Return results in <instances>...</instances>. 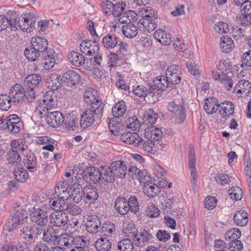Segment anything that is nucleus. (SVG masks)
<instances>
[{"label":"nucleus","instance_id":"49","mask_svg":"<svg viewBox=\"0 0 251 251\" xmlns=\"http://www.w3.org/2000/svg\"><path fill=\"white\" fill-rule=\"evenodd\" d=\"M137 19V14L133 10L126 11L118 19L120 23H131Z\"/></svg>","mask_w":251,"mask_h":251},{"label":"nucleus","instance_id":"18","mask_svg":"<svg viewBox=\"0 0 251 251\" xmlns=\"http://www.w3.org/2000/svg\"><path fill=\"white\" fill-rule=\"evenodd\" d=\"M162 135L161 129L154 126L148 127L145 133V137L147 139L159 143H163L161 140Z\"/></svg>","mask_w":251,"mask_h":251},{"label":"nucleus","instance_id":"4","mask_svg":"<svg viewBox=\"0 0 251 251\" xmlns=\"http://www.w3.org/2000/svg\"><path fill=\"white\" fill-rule=\"evenodd\" d=\"M35 17L34 12L25 13L18 21V27L24 32H31L35 28Z\"/></svg>","mask_w":251,"mask_h":251},{"label":"nucleus","instance_id":"56","mask_svg":"<svg viewBox=\"0 0 251 251\" xmlns=\"http://www.w3.org/2000/svg\"><path fill=\"white\" fill-rule=\"evenodd\" d=\"M241 232L237 228L229 229L225 234V238L226 240L231 242L239 241L238 239L241 237Z\"/></svg>","mask_w":251,"mask_h":251},{"label":"nucleus","instance_id":"59","mask_svg":"<svg viewBox=\"0 0 251 251\" xmlns=\"http://www.w3.org/2000/svg\"><path fill=\"white\" fill-rule=\"evenodd\" d=\"M126 8V4L125 3L117 2L113 4L112 14L115 17H120V16L123 13V11Z\"/></svg>","mask_w":251,"mask_h":251},{"label":"nucleus","instance_id":"46","mask_svg":"<svg viewBox=\"0 0 251 251\" xmlns=\"http://www.w3.org/2000/svg\"><path fill=\"white\" fill-rule=\"evenodd\" d=\"M108 126L110 132L113 135H118L123 130L124 125L114 118L109 120Z\"/></svg>","mask_w":251,"mask_h":251},{"label":"nucleus","instance_id":"3","mask_svg":"<svg viewBox=\"0 0 251 251\" xmlns=\"http://www.w3.org/2000/svg\"><path fill=\"white\" fill-rule=\"evenodd\" d=\"M124 231L128 238L120 241L118 243V249L120 251H133L134 245L131 240H135L137 237V230L133 224H130Z\"/></svg>","mask_w":251,"mask_h":251},{"label":"nucleus","instance_id":"24","mask_svg":"<svg viewBox=\"0 0 251 251\" xmlns=\"http://www.w3.org/2000/svg\"><path fill=\"white\" fill-rule=\"evenodd\" d=\"M42 233L38 232L37 227L36 226L35 228L25 226L22 229L21 235L25 240L30 241L37 238L38 235H41Z\"/></svg>","mask_w":251,"mask_h":251},{"label":"nucleus","instance_id":"62","mask_svg":"<svg viewBox=\"0 0 251 251\" xmlns=\"http://www.w3.org/2000/svg\"><path fill=\"white\" fill-rule=\"evenodd\" d=\"M24 53L26 58L30 61H35L40 55V52L35 50L31 46L29 49H26Z\"/></svg>","mask_w":251,"mask_h":251},{"label":"nucleus","instance_id":"11","mask_svg":"<svg viewBox=\"0 0 251 251\" xmlns=\"http://www.w3.org/2000/svg\"><path fill=\"white\" fill-rule=\"evenodd\" d=\"M84 102L91 107H101L99 104V96L97 91L93 88L86 89L83 95Z\"/></svg>","mask_w":251,"mask_h":251},{"label":"nucleus","instance_id":"52","mask_svg":"<svg viewBox=\"0 0 251 251\" xmlns=\"http://www.w3.org/2000/svg\"><path fill=\"white\" fill-rule=\"evenodd\" d=\"M157 117V114L152 109H149L145 111L142 119L145 124L152 125L156 122Z\"/></svg>","mask_w":251,"mask_h":251},{"label":"nucleus","instance_id":"5","mask_svg":"<svg viewBox=\"0 0 251 251\" xmlns=\"http://www.w3.org/2000/svg\"><path fill=\"white\" fill-rule=\"evenodd\" d=\"M189 168L191 173L190 182L192 184L194 191L196 192L197 186L198 173L196 168V156L194 151L191 149L188 154Z\"/></svg>","mask_w":251,"mask_h":251},{"label":"nucleus","instance_id":"32","mask_svg":"<svg viewBox=\"0 0 251 251\" xmlns=\"http://www.w3.org/2000/svg\"><path fill=\"white\" fill-rule=\"evenodd\" d=\"M64 124L67 129L69 131L78 130L80 129L79 119L74 115L67 116Z\"/></svg>","mask_w":251,"mask_h":251},{"label":"nucleus","instance_id":"13","mask_svg":"<svg viewBox=\"0 0 251 251\" xmlns=\"http://www.w3.org/2000/svg\"><path fill=\"white\" fill-rule=\"evenodd\" d=\"M169 110L175 115V122L181 123L185 119V112L182 105H177L174 102H171L168 105Z\"/></svg>","mask_w":251,"mask_h":251},{"label":"nucleus","instance_id":"43","mask_svg":"<svg viewBox=\"0 0 251 251\" xmlns=\"http://www.w3.org/2000/svg\"><path fill=\"white\" fill-rule=\"evenodd\" d=\"M220 48L224 52H229L234 47L233 41L229 36H222L221 38Z\"/></svg>","mask_w":251,"mask_h":251},{"label":"nucleus","instance_id":"12","mask_svg":"<svg viewBox=\"0 0 251 251\" xmlns=\"http://www.w3.org/2000/svg\"><path fill=\"white\" fill-rule=\"evenodd\" d=\"M164 148V144L163 143L155 142L148 139L144 142L142 145V149L146 152L152 155L156 154Z\"/></svg>","mask_w":251,"mask_h":251},{"label":"nucleus","instance_id":"41","mask_svg":"<svg viewBox=\"0 0 251 251\" xmlns=\"http://www.w3.org/2000/svg\"><path fill=\"white\" fill-rule=\"evenodd\" d=\"M95 247L98 251H108L111 248V243L106 237H101L97 239Z\"/></svg>","mask_w":251,"mask_h":251},{"label":"nucleus","instance_id":"36","mask_svg":"<svg viewBox=\"0 0 251 251\" xmlns=\"http://www.w3.org/2000/svg\"><path fill=\"white\" fill-rule=\"evenodd\" d=\"M58 244L61 247L64 249L66 248H70L72 247L74 243V238L73 236L69 234H64L60 235L59 234V238L58 239Z\"/></svg>","mask_w":251,"mask_h":251},{"label":"nucleus","instance_id":"34","mask_svg":"<svg viewBox=\"0 0 251 251\" xmlns=\"http://www.w3.org/2000/svg\"><path fill=\"white\" fill-rule=\"evenodd\" d=\"M220 105L216 98H208L205 100L204 109L207 113L211 114L217 111Z\"/></svg>","mask_w":251,"mask_h":251},{"label":"nucleus","instance_id":"23","mask_svg":"<svg viewBox=\"0 0 251 251\" xmlns=\"http://www.w3.org/2000/svg\"><path fill=\"white\" fill-rule=\"evenodd\" d=\"M120 140L129 145L134 146L138 145L143 140L142 138L136 133H131L127 132L121 135L120 138Z\"/></svg>","mask_w":251,"mask_h":251},{"label":"nucleus","instance_id":"6","mask_svg":"<svg viewBox=\"0 0 251 251\" xmlns=\"http://www.w3.org/2000/svg\"><path fill=\"white\" fill-rule=\"evenodd\" d=\"M8 95L14 104L20 103L25 100V90L20 84L14 85L10 89Z\"/></svg>","mask_w":251,"mask_h":251},{"label":"nucleus","instance_id":"39","mask_svg":"<svg viewBox=\"0 0 251 251\" xmlns=\"http://www.w3.org/2000/svg\"><path fill=\"white\" fill-rule=\"evenodd\" d=\"M233 220L236 225L245 226L248 223L247 213L243 210L237 211L234 214Z\"/></svg>","mask_w":251,"mask_h":251},{"label":"nucleus","instance_id":"44","mask_svg":"<svg viewBox=\"0 0 251 251\" xmlns=\"http://www.w3.org/2000/svg\"><path fill=\"white\" fill-rule=\"evenodd\" d=\"M6 19L8 21V25L11 30L15 31L18 29V15L15 11H9L6 14Z\"/></svg>","mask_w":251,"mask_h":251},{"label":"nucleus","instance_id":"26","mask_svg":"<svg viewBox=\"0 0 251 251\" xmlns=\"http://www.w3.org/2000/svg\"><path fill=\"white\" fill-rule=\"evenodd\" d=\"M57 56V54L54 50L49 49L42 63V66L44 69L48 70L53 68L55 64Z\"/></svg>","mask_w":251,"mask_h":251},{"label":"nucleus","instance_id":"21","mask_svg":"<svg viewBox=\"0 0 251 251\" xmlns=\"http://www.w3.org/2000/svg\"><path fill=\"white\" fill-rule=\"evenodd\" d=\"M153 85L150 88V91L151 93H153V91L155 89L161 91L165 90L171 85L167 78L163 75L157 76L153 80Z\"/></svg>","mask_w":251,"mask_h":251},{"label":"nucleus","instance_id":"53","mask_svg":"<svg viewBox=\"0 0 251 251\" xmlns=\"http://www.w3.org/2000/svg\"><path fill=\"white\" fill-rule=\"evenodd\" d=\"M103 46L106 49H113L118 44L117 39L116 36L114 35L107 34L102 40Z\"/></svg>","mask_w":251,"mask_h":251},{"label":"nucleus","instance_id":"50","mask_svg":"<svg viewBox=\"0 0 251 251\" xmlns=\"http://www.w3.org/2000/svg\"><path fill=\"white\" fill-rule=\"evenodd\" d=\"M146 216L151 218H157L160 215V210L154 203H148L145 211Z\"/></svg>","mask_w":251,"mask_h":251},{"label":"nucleus","instance_id":"64","mask_svg":"<svg viewBox=\"0 0 251 251\" xmlns=\"http://www.w3.org/2000/svg\"><path fill=\"white\" fill-rule=\"evenodd\" d=\"M7 160L10 164L18 163L21 161L20 154L16 150H11L7 152Z\"/></svg>","mask_w":251,"mask_h":251},{"label":"nucleus","instance_id":"31","mask_svg":"<svg viewBox=\"0 0 251 251\" xmlns=\"http://www.w3.org/2000/svg\"><path fill=\"white\" fill-rule=\"evenodd\" d=\"M115 207L116 210L121 215H123L126 214L130 207L126 200L123 197H120L116 199L115 202Z\"/></svg>","mask_w":251,"mask_h":251},{"label":"nucleus","instance_id":"38","mask_svg":"<svg viewBox=\"0 0 251 251\" xmlns=\"http://www.w3.org/2000/svg\"><path fill=\"white\" fill-rule=\"evenodd\" d=\"M55 193L58 196V198L61 199L67 200L71 198L70 188H65L64 182L60 183L59 185L54 187Z\"/></svg>","mask_w":251,"mask_h":251},{"label":"nucleus","instance_id":"33","mask_svg":"<svg viewBox=\"0 0 251 251\" xmlns=\"http://www.w3.org/2000/svg\"><path fill=\"white\" fill-rule=\"evenodd\" d=\"M62 84V78L61 79L60 76L56 74L51 75L46 83L47 87L52 91L60 88Z\"/></svg>","mask_w":251,"mask_h":251},{"label":"nucleus","instance_id":"61","mask_svg":"<svg viewBox=\"0 0 251 251\" xmlns=\"http://www.w3.org/2000/svg\"><path fill=\"white\" fill-rule=\"evenodd\" d=\"M145 193L150 197H154L159 193V189L157 185H148L144 188Z\"/></svg>","mask_w":251,"mask_h":251},{"label":"nucleus","instance_id":"7","mask_svg":"<svg viewBox=\"0 0 251 251\" xmlns=\"http://www.w3.org/2000/svg\"><path fill=\"white\" fill-rule=\"evenodd\" d=\"M180 68L176 65H172L168 67L166 71V77L171 85H176L180 82L181 79Z\"/></svg>","mask_w":251,"mask_h":251},{"label":"nucleus","instance_id":"28","mask_svg":"<svg viewBox=\"0 0 251 251\" xmlns=\"http://www.w3.org/2000/svg\"><path fill=\"white\" fill-rule=\"evenodd\" d=\"M8 131L17 133L20 132L21 124L20 119L17 115L13 114L8 116Z\"/></svg>","mask_w":251,"mask_h":251},{"label":"nucleus","instance_id":"19","mask_svg":"<svg viewBox=\"0 0 251 251\" xmlns=\"http://www.w3.org/2000/svg\"><path fill=\"white\" fill-rule=\"evenodd\" d=\"M31 46L35 50L39 52H43L47 50L48 43L47 39L40 36H37L31 38L30 40Z\"/></svg>","mask_w":251,"mask_h":251},{"label":"nucleus","instance_id":"16","mask_svg":"<svg viewBox=\"0 0 251 251\" xmlns=\"http://www.w3.org/2000/svg\"><path fill=\"white\" fill-rule=\"evenodd\" d=\"M50 223L53 226H62L65 225L68 221V217L65 212L55 211L50 217Z\"/></svg>","mask_w":251,"mask_h":251},{"label":"nucleus","instance_id":"60","mask_svg":"<svg viewBox=\"0 0 251 251\" xmlns=\"http://www.w3.org/2000/svg\"><path fill=\"white\" fill-rule=\"evenodd\" d=\"M152 237V235L147 230H144L140 235V237L135 238V240L138 241V245L142 246L145 242H148Z\"/></svg>","mask_w":251,"mask_h":251},{"label":"nucleus","instance_id":"48","mask_svg":"<svg viewBox=\"0 0 251 251\" xmlns=\"http://www.w3.org/2000/svg\"><path fill=\"white\" fill-rule=\"evenodd\" d=\"M70 190L71 198L73 199V201L75 203L80 201L83 194L81 187L79 184L74 185L70 188Z\"/></svg>","mask_w":251,"mask_h":251},{"label":"nucleus","instance_id":"27","mask_svg":"<svg viewBox=\"0 0 251 251\" xmlns=\"http://www.w3.org/2000/svg\"><path fill=\"white\" fill-rule=\"evenodd\" d=\"M153 170L156 177L158 179H160V180H159L158 186L160 187H165L168 184V182L167 180L165 179L166 176L165 170L157 164H154L153 165Z\"/></svg>","mask_w":251,"mask_h":251},{"label":"nucleus","instance_id":"29","mask_svg":"<svg viewBox=\"0 0 251 251\" xmlns=\"http://www.w3.org/2000/svg\"><path fill=\"white\" fill-rule=\"evenodd\" d=\"M43 107L47 111L53 109L57 106V99L55 96L50 93V91L44 96L43 103Z\"/></svg>","mask_w":251,"mask_h":251},{"label":"nucleus","instance_id":"8","mask_svg":"<svg viewBox=\"0 0 251 251\" xmlns=\"http://www.w3.org/2000/svg\"><path fill=\"white\" fill-rule=\"evenodd\" d=\"M42 234H43V240L49 244L53 246L58 244L57 240L59 238V234L58 229H54L51 226H48L46 229L44 227Z\"/></svg>","mask_w":251,"mask_h":251},{"label":"nucleus","instance_id":"20","mask_svg":"<svg viewBox=\"0 0 251 251\" xmlns=\"http://www.w3.org/2000/svg\"><path fill=\"white\" fill-rule=\"evenodd\" d=\"M251 91V83L246 80H241L238 82L234 88V91L240 96H247Z\"/></svg>","mask_w":251,"mask_h":251},{"label":"nucleus","instance_id":"51","mask_svg":"<svg viewBox=\"0 0 251 251\" xmlns=\"http://www.w3.org/2000/svg\"><path fill=\"white\" fill-rule=\"evenodd\" d=\"M127 107L125 104V102L121 101L116 104L115 106L112 108V114L114 118L122 116L126 112Z\"/></svg>","mask_w":251,"mask_h":251},{"label":"nucleus","instance_id":"58","mask_svg":"<svg viewBox=\"0 0 251 251\" xmlns=\"http://www.w3.org/2000/svg\"><path fill=\"white\" fill-rule=\"evenodd\" d=\"M228 193L230 198L235 201L241 200L243 196L242 190L238 186H233L231 187L228 190Z\"/></svg>","mask_w":251,"mask_h":251},{"label":"nucleus","instance_id":"1","mask_svg":"<svg viewBox=\"0 0 251 251\" xmlns=\"http://www.w3.org/2000/svg\"><path fill=\"white\" fill-rule=\"evenodd\" d=\"M48 202H41L33 208L30 214V219L35 226L37 227L39 233H42L48 223Z\"/></svg>","mask_w":251,"mask_h":251},{"label":"nucleus","instance_id":"63","mask_svg":"<svg viewBox=\"0 0 251 251\" xmlns=\"http://www.w3.org/2000/svg\"><path fill=\"white\" fill-rule=\"evenodd\" d=\"M214 29L215 32L219 34H223L229 31V26L226 23L219 22L215 24Z\"/></svg>","mask_w":251,"mask_h":251},{"label":"nucleus","instance_id":"14","mask_svg":"<svg viewBox=\"0 0 251 251\" xmlns=\"http://www.w3.org/2000/svg\"><path fill=\"white\" fill-rule=\"evenodd\" d=\"M62 77L63 83L70 87L76 85L80 80L79 74L73 70L66 72L63 74Z\"/></svg>","mask_w":251,"mask_h":251},{"label":"nucleus","instance_id":"25","mask_svg":"<svg viewBox=\"0 0 251 251\" xmlns=\"http://www.w3.org/2000/svg\"><path fill=\"white\" fill-rule=\"evenodd\" d=\"M220 107L219 114L223 118L226 119L234 114L235 106L230 101H225L221 103Z\"/></svg>","mask_w":251,"mask_h":251},{"label":"nucleus","instance_id":"35","mask_svg":"<svg viewBox=\"0 0 251 251\" xmlns=\"http://www.w3.org/2000/svg\"><path fill=\"white\" fill-rule=\"evenodd\" d=\"M153 36L154 38L163 45L168 46L171 43L170 35L162 29H160L156 30L153 34Z\"/></svg>","mask_w":251,"mask_h":251},{"label":"nucleus","instance_id":"22","mask_svg":"<svg viewBox=\"0 0 251 251\" xmlns=\"http://www.w3.org/2000/svg\"><path fill=\"white\" fill-rule=\"evenodd\" d=\"M27 213L26 210L21 209L14 213L9 222L11 224L10 229H14L20 224H23L24 220L27 218Z\"/></svg>","mask_w":251,"mask_h":251},{"label":"nucleus","instance_id":"10","mask_svg":"<svg viewBox=\"0 0 251 251\" xmlns=\"http://www.w3.org/2000/svg\"><path fill=\"white\" fill-rule=\"evenodd\" d=\"M64 117L59 111H52L48 113L46 121L51 127H57L64 123Z\"/></svg>","mask_w":251,"mask_h":251},{"label":"nucleus","instance_id":"55","mask_svg":"<svg viewBox=\"0 0 251 251\" xmlns=\"http://www.w3.org/2000/svg\"><path fill=\"white\" fill-rule=\"evenodd\" d=\"M15 178L21 182H25L28 177V174L24 168H18L13 171Z\"/></svg>","mask_w":251,"mask_h":251},{"label":"nucleus","instance_id":"47","mask_svg":"<svg viewBox=\"0 0 251 251\" xmlns=\"http://www.w3.org/2000/svg\"><path fill=\"white\" fill-rule=\"evenodd\" d=\"M101 223L100 220L96 217L90 220L86 224V229L87 231L92 233H97L101 228Z\"/></svg>","mask_w":251,"mask_h":251},{"label":"nucleus","instance_id":"45","mask_svg":"<svg viewBox=\"0 0 251 251\" xmlns=\"http://www.w3.org/2000/svg\"><path fill=\"white\" fill-rule=\"evenodd\" d=\"M88 177L94 183L98 182L101 177V170L95 167H89L86 170Z\"/></svg>","mask_w":251,"mask_h":251},{"label":"nucleus","instance_id":"37","mask_svg":"<svg viewBox=\"0 0 251 251\" xmlns=\"http://www.w3.org/2000/svg\"><path fill=\"white\" fill-rule=\"evenodd\" d=\"M41 81V77L38 74L28 75L25 79L27 89H34L37 87Z\"/></svg>","mask_w":251,"mask_h":251},{"label":"nucleus","instance_id":"40","mask_svg":"<svg viewBox=\"0 0 251 251\" xmlns=\"http://www.w3.org/2000/svg\"><path fill=\"white\" fill-rule=\"evenodd\" d=\"M101 177L108 182H114L116 177L110 166H102L100 167Z\"/></svg>","mask_w":251,"mask_h":251},{"label":"nucleus","instance_id":"9","mask_svg":"<svg viewBox=\"0 0 251 251\" xmlns=\"http://www.w3.org/2000/svg\"><path fill=\"white\" fill-rule=\"evenodd\" d=\"M79 48L83 53L89 55H95L99 50L97 42L92 40H84L80 44Z\"/></svg>","mask_w":251,"mask_h":251},{"label":"nucleus","instance_id":"30","mask_svg":"<svg viewBox=\"0 0 251 251\" xmlns=\"http://www.w3.org/2000/svg\"><path fill=\"white\" fill-rule=\"evenodd\" d=\"M68 59L73 66L79 67L82 65L85 62V57L81 53L72 51L68 54Z\"/></svg>","mask_w":251,"mask_h":251},{"label":"nucleus","instance_id":"42","mask_svg":"<svg viewBox=\"0 0 251 251\" xmlns=\"http://www.w3.org/2000/svg\"><path fill=\"white\" fill-rule=\"evenodd\" d=\"M137 27L131 23L123 25L122 31L126 37L128 38H132L138 34Z\"/></svg>","mask_w":251,"mask_h":251},{"label":"nucleus","instance_id":"57","mask_svg":"<svg viewBox=\"0 0 251 251\" xmlns=\"http://www.w3.org/2000/svg\"><path fill=\"white\" fill-rule=\"evenodd\" d=\"M12 101L6 94L0 95V109L3 111H8L11 106Z\"/></svg>","mask_w":251,"mask_h":251},{"label":"nucleus","instance_id":"17","mask_svg":"<svg viewBox=\"0 0 251 251\" xmlns=\"http://www.w3.org/2000/svg\"><path fill=\"white\" fill-rule=\"evenodd\" d=\"M84 201L86 203H92L99 198V193L97 189L92 185L86 186L83 191Z\"/></svg>","mask_w":251,"mask_h":251},{"label":"nucleus","instance_id":"54","mask_svg":"<svg viewBox=\"0 0 251 251\" xmlns=\"http://www.w3.org/2000/svg\"><path fill=\"white\" fill-rule=\"evenodd\" d=\"M24 163L26 168L31 172L36 171V160L32 155H26L24 159Z\"/></svg>","mask_w":251,"mask_h":251},{"label":"nucleus","instance_id":"15","mask_svg":"<svg viewBox=\"0 0 251 251\" xmlns=\"http://www.w3.org/2000/svg\"><path fill=\"white\" fill-rule=\"evenodd\" d=\"M110 166L116 177L121 178L126 177L127 168L125 162L122 160H116L112 162Z\"/></svg>","mask_w":251,"mask_h":251},{"label":"nucleus","instance_id":"2","mask_svg":"<svg viewBox=\"0 0 251 251\" xmlns=\"http://www.w3.org/2000/svg\"><path fill=\"white\" fill-rule=\"evenodd\" d=\"M102 107H91L86 109L81 115L80 120V129H85L93 125L96 116L102 112Z\"/></svg>","mask_w":251,"mask_h":251}]
</instances>
